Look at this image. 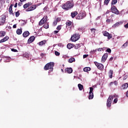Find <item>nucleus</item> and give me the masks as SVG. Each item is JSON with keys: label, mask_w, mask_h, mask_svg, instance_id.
<instances>
[{"label": "nucleus", "mask_w": 128, "mask_h": 128, "mask_svg": "<svg viewBox=\"0 0 128 128\" xmlns=\"http://www.w3.org/2000/svg\"><path fill=\"white\" fill-rule=\"evenodd\" d=\"M40 56H42V58H43V56H44V53H42L40 54Z\"/></svg>", "instance_id": "nucleus-54"}, {"label": "nucleus", "mask_w": 128, "mask_h": 128, "mask_svg": "<svg viewBox=\"0 0 128 128\" xmlns=\"http://www.w3.org/2000/svg\"><path fill=\"white\" fill-rule=\"evenodd\" d=\"M54 54H55L56 56H60V53L58 51H55Z\"/></svg>", "instance_id": "nucleus-40"}, {"label": "nucleus", "mask_w": 128, "mask_h": 128, "mask_svg": "<svg viewBox=\"0 0 128 128\" xmlns=\"http://www.w3.org/2000/svg\"><path fill=\"white\" fill-rule=\"evenodd\" d=\"M106 52H109L110 54V52H112V50H110V48H108Z\"/></svg>", "instance_id": "nucleus-41"}, {"label": "nucleus", "mask_w": 128, "mask_h": 128, "mask_svg": "<svg viewBox=\"0 0 128 128\" xmlns=\"http://www.w3.org/2000/svg\"><path fill=\"white\" fill-rule=\"evenodd\" d=\"M61 72H64V70H63V69H61Z\"/></svg>", "instance_id": "nucleus-64"}, {"label": "nucleus", "mask_w": 128, "mask_h": 128, "mask_svg": "<svg viewBox=\"0 0 128 128\" xmlns=\"http://www.w3.org/2000/svg\"><path fill=\"white\" fill-rule=\"evenodd\" d=\"M34 40H36L34 36H31L28 40V44H32L34 42Z\"/></svg>", "instance_id": "nucleus-14"}, {"label": "nucleus", "mask_w": 128, "mask_h": 128, "mask_svg": "<svg viewBox=\"0 0 128 128\" xmlns=\"http://www.w3.org/2000/svg\"><path fill=\"white\" fill-rule=\"evenodd\" d=\"M78 88L80 90H84V86L80 84H78Z\"/></svg>", "instance_id": "nucleus-28"}, {"label": "nucleus", "mask_w": 128, "mask_h": 128, "mask_svg": "<svg viewBox=\"0 0 128 128\" xmlns=\"http://www.w3.org/2000/svg\"><path fill=\"white\" fill-rule=\"evenodd\" d=\"M128 88V83L124 84L122 86V90H126V88Z\"/></svg>", "instance_id": "nucleus-22"}, {"label": "nucleus", "mask_w": 128, "mask_h": 128, "mask_svg": "<svg viewBox=\"0 0 128 128\" xmlns=\"http://www.w3.org/2000/svg\"><path fill=\"white\" fill-rule=\"evenodd\" d=\"M114 104H116L118 102V98H116L114 99Z\"/></svg>", "instance_id": "nucleus-45"}, {"label": "nucleus", "mask_w": 128, "mask_h": 128, "mask_svg": "<svg viewBox=\"0 0 128 128\" xmlns=\"http://www.w3.org/2000/svg\"><path fill=\"white\" fill-rule=\"evenodd\" d=\"M62 25H59L57 26L56 28V30H62Z\"/></svg>", "instance_id": "nucleus-39"}, {"label": "nucleus", "mask_w": 128, "mask_h": 128, "mask_svg": "<svg viewBox=\"0 0 128 128\" xmlns=\"http://www.w3.org/2000/svg\"><path fill=\"white\" fill-rule=\"evenodd\" d=\"M86 16V13L85 12H81L78 14L76 17V20H82Z\"/></svg>", "instance_id": "nucleus-4"}, {"label": "nucleus", "mask_w": 128, "mask_h": 128, "mask_svg": "<svg viewBox=\"0 0 128 128\" xmlns=\"http://www.w3.org/2000/svg\"><path fill=\"white\" fill-rule=\"evenodd\" d=\"M112 60H114V57H111L110 58L109 60H110V62H112Z\"/></svg>", "instance_id": "nucleus-53"}, {"label": "nucleus", "mask_w": 128, "mask_h": 128, "mask_svg": "<svg viewBox=\"0 0 128 128\" xmlns=\"http://www.w3.org/2000/svg\"><path fill=\"white\" fill-rule=\"evenodd\" d=\"M111 11L112 14H119L120 11L116 8V7L114 6H112L111 7Z\"/></svg>", "instance_id": "nucleus-8"}, {"label": "nucleus", "mask_w": 128, "mask_h": 128, "mask_svg": "<svg viewBox=\"0 0 128 128\" xmlns=\"http://www.w3.org/2000/svg\"><path fill=\"white\" fill-rule=\"evenodd\" d=\"M6 15H2L0 16V26H4L6 24Z\"/></svg>", "instance_id": "nucleus-6"}, {"label": "nucleus", "mask_w": 128, "mask_h": 128, "mask_svg": "<svg viewBox=\"0 0 128 128\" xmlns=\"http://www.w3.org/2000/svg\"><path fill=\"white\" fill-rule=\"evenodd\" d=\"M40 4H42V3H40V4H36V6H40Z\"/></svg>", "instance_id": "nucleus-58"}, {"label": "nucleus", "mask_w": 128, "mask_h": 128, "mask_svg": "<svg viewBox=\"0 0 128 128\" xmlns=\"http://www.w3.org/2000/svg\"><path fill=\"white\" fill-rule=\"evenodd\" d=\"M56 24H58V22H57L56 20L53 22V26H56Z\"/></svg>", "instance_id": "nucleus-42"}, {"label": "nucleus", "mask_w": 128, "mask_h": 128, "mask_svg": "<svg viewBox=\"0 0 128 128\" xmlns=\"http://www.w3.org/2000/svg\"><path fill=\"white\" fill-rule=\"evenodd\" d=\"M14 6V4H10V8H12V6Z\"/></svg>", "instance_id": "nucleus-57"}, {"label": "nucleus", "mask_w": 128, "mask_h": 128, "mask_svg": "<svg viewBox=\"0 0 128 128\" xmlns=\"http://www.w3.org/2000/svg\"><path fill=\"white\" fill-rule=\"evenodd\" d=\"M18 6H22V2H19V3L18 4Z\"/></svg>", "instance_id": "nucleus-50"}, {"label": "nucleus", "mask_w": 128, "mask_h": 128, "mask_svg": "<svg viewBox=\"0 0 128 128\" xmlns=\"http://www.w3.org/2000/svg\"><path fill=\"white\" fill-rule=\"evenodd\" d=\"M6 32L4 31H0V38H4V36H6Z\"/></svg>", "instance_id": "nucleus-21"}, {"label": "nucleus", "mask_w": 128, "mask_h": 128, "mask_svg": "<svg viewBox=\"0 0 128 128\" xmlns=\"http://www.w3.org/2000/svg\"><path fill=\"white\" fill-rule=\"evenodd\" d=\"M30 32L28 31H25L23 34V37L24 38H28V36H30Z\"/></svg>", "instance_id": "nucleus-19"}, {"label": "nucleus", "mask_w": 128, "mask_h": 128, "mask_svg": "<svg viewBox=\"0 0 128 128\" xmlns=\"http://www.w3.org/2000/svg\"><path fill=\"white\" fill-rule=\"evenodd\" d=\"M120 22H118L116 23L115 24H114L112 26V28H116V26H120Z\"/></svg>", "instance_id": "nucleus-30"}, {"label": "nucleus", "mask_w": 128, "mask_h": 128, "mask_svg": "<svg viewBox=\"0 0 128 128\" xmlns=\"http://www.w3.org/2000/svg\"><path fill=\"white\" fill-rule=\"evenodd\" d=\"M56 20L58 22H60V18H56Z\"/></svg>", "instance_id": "nucleus-46"}, {"label": "nucleus", "mask_w": 128, "mask_h": 128, "mask_svg": "<svg viewBox=\"0 0 128 128\" xmlns=\"http://www.w3.org/2000/svg\"><path fill=\"white\" fill-rule=\"evenodd\" d=\"M10 40V37L8 36H6L4 38L0 40V44H2V42H4L7 40Z\"/></svg>", "instance_id": "nucleus-15"}, {"label": "nucleus", "mask_w": 128, "mask_h": 128, "mask_svg": "<svg viewBox=\"0 0 128 128\" xmlns=\"http://www.w3.org/2000/svg\"><path fill=\"white\" fill-rule=\"evenodd\" d=\"M65 72H66L67 74H72V68H67L65 70Z\"/></svg>", "instance_id": "nucleus-16"}, {"label": "nucleus", "mask_w": 128, "mask_h": 128, "mask_svg": "<svg viewBox=\"0 0 128 128\" xmlns=\"http://www.w3.org/2000/svg\"><path fill=\"white\" fill-rule=\"evenodd\" d=\"M68 62H70V64H72V62H76V59L74 58H71L68 60Z\"/></svg>", "instance_id": "nucleus-25"}, {"label": "nucleus", "mask_w": 128, "mask_h": 128, "mask_svg": "<svg viewBox=\"0 0 128 128\" xmlns=\"http://www.w3.org/2000/svg\"><path fill=\"white\" fill-rule=\"evenodd\" d=\"M74 8V4L70 1L67 2L62 6V8L66 10H70V8Z\"/></svg>", "instance_id": "nucleus-1"}, {"label": "nucleus", "mask_w": 128, "mask_h": 128, "mask_svg": "<svg viewBox=\"0 0 128 128\" xmlns=\"http://www.w3.org/2000/svg\"><path fill=\"white\" fill-rule=\"evenodd\" d=\"M36 8V5L34 4L30 6L26 10V12H32V10H34Z\"/></svg>", "instance_id": "nucleus-12"}, {"label": "nucleus", "mask_w": 128, "mask_h": 128, "mask_svg": "<svg viewBox=\"0 0 128 128\" xmlns=\"http://www.w3.org/2000/svg\"><path fill=\"white\" fill-rule=\"evenodd\" d=\"M94 88L92 87L90 88V92H89V100H92L94 98Z\"/></svg>", "instance_id": "nucleus-9"}, {"label": "nucleus", "mask_w": 128, "mask_h": 128, "mask_svg": "<svg viewBox=\"0 0 128 128\" xmlns=\"http://www.w3.org/2000/svg\"><path fill=\"white\" fill-rule=\"evenodd\" d=\"M48 20V16H44L39 22V26H42Z\"/></svg>", "instance_id": "nucleus-10"}, {"label": "nucleus", "mask_w": 128, "mask_h": 128, "mask_svg": "<svg viewBox=\"0 0 128 128\" xmlns=\"http://www.w3.org/2000/svg\"><path fill=\"white\" fill-rule=\"evenodd\" d=\"M22 28L18 29L16 30L17 34H22Z\"/></svg>", "instance_id": "nucleus-26"}, {"label": "nucleus", "mask_w": 128, "mask_h": 128, "mask_svg": "<svg viewBox=\"0 0 128 128\" xmlns=\"http://www.w3.org/2000/svg\"><path fill=\"white\" fill-rule=\"evenodd\" d=\"M80 34H76L72 36L70 40L72 42H76L80 40Z\"/></svg>", "instance_id": "nucleus-5"}, {"label": "nucleus", "mask_w": 128, "mask_h": 128, "mask_svg": "<svg viewBox=\"0 0 128 128\" xmlns=\"http://www.w3.org/2000/svg\"><path fill=\"white\" fill-rule=\"evenodd\" d=\"M32 2H28L26 4H24V6H23V8H28L29 6H32Z\"/></svg>", "instance_id": "nucleus-17"}, {"label": "nucleus", "mask_w": 128, "mask_h": 128, "mask_svg": "<svg viewBox=\"0 0 128 128\" xmlns=\"http://www.w3.org/2000/svg\"><path fill=\"white\" fill-rule=\"evenodd\" d=\"M9 14H12V16H14V11L12 10V8H9Z\"/></svg>", "instance_id": "nucleus-23"}, {"label": "nucleus", "mask_w": 128, "mask_h": 128, "mask_svg": "<svg viewBox=\"0 0 128 128\" xmlns=\"http://www.w3.org/2000/svg\"><path fill=\"white\" fill-rule=\"evenodd\" d=\"M58 30H54V34H58Z\"/></svg>", "instance_id": "nucleus-52"}, {"label": "nucleus", "mask_w": 128, "mask_h": 128, "mask_svg": "<svg viewBox=\"0 0 128 128\" xmlns=\"http://www.w3.org/2000/svg\"><path fill=\"white\" fill-rule=\"evenodd\" d=\"M128 46V41L126 42V43H124L122 46V48H126Z\"/></svg>", "instance_id": "nucleus-35"}, {"label": "nucleus", "mask_w": 128, "mask_h": 128, "mask_svg": "<svg viewBox=\"0 0 128 128\" xmlns=\"http://www.w3.org/2000/svg\"><path fill=\"white\" fill-rule=\"evenodd\" d=\"M114 74V71L110 70L108 72V76L110 78H112V74Z\"/></svg>", "instance_id": "nucleus-20"}, {"label": "nucleus", "mask_w": 128, "mask_h": 128, "mask_svg": "<svg viewBox=\"0 0 128 128\" xmlns=\"http://www.w3.org/2000/svg\"><path fill=\"white\" fill-rule=\"evenodd\" d=\"M18 7V3H16L14 6V8H17Z\"/></svg>", "instance_id": "nucleus-56"}, {"label": "nucleus", "mask_w": 128, "mask_h": 128, "mask_svg": "<svg viewBox=\"0 0 128 128\" xmlns=\"http://www.w3.org/2000/svg\"><path fill=\"white\" fill-rule=\"evenodd\" d=\"M114 84H115V86H118V82L114 81Z\"/></svg>", "instance_id": "nucleus-51"}, {"label": "nucleus", "mask_w": 128, "mask_h": 128, "mask_svg": "<svg viewBox=\"0 0 128 128\" xmlns=\"http://www.w3.org/2000/svg\"><path fill=\"white\" fill-rule=\"evenodd\" d=\"M91 32H92V34H96V30L94 28H92L90 29Z\"/></svg>", "instance_id": "nucleus-32"}, {"label": "nucleus", "mask_w": 128, "mask_h": 128, "mask_svg": "<svg viewBox=\"0 0 128 128\" xmlns=\"http://www.w3.org/2000/svg\"><path fill=\"white\" fill-rule=\"evenodd\" d=\"M88 54H84L83 56V58H88Z\"/></svg>", "instance_id": "nucleus-48"}, {"label": "nucleus", "mask_w": 128, "mask_h": 128, "mask_svg": "<svg viewBox=\"0 0 128 128\" xmlns=\"http://www.w3.org/2000/svg\"><path fill=\"white\" fill-rule=\"evenodd\" d=\"M76 16H78V12L74 11L71 12V16L72 18H74Z\"/></svg>", "instance_id": "nucleus-18"}, {"label": "nucleus", "mask_w": 128, "mask_h": 128, "mask_svg": "<svg viewBox=\"0 0 128 128\" xmlns=\"http://www.w3.org/2000/svg\"><path fill=\"white\" fill-rule=\"evenodd\" d=\"M46 44V40H42L39 42V46H44Z\"/></svg>", "instance_id": "nucleus-31"}, {"label": "nucleus", "mask_w": 128, "mask_h": 128, "mask_svg": "<svg viewBox=\"0 0 128 128\" xmlns=\"http://www.w3.org/2000/svg\"><path fill=\"white\" fill-rule=\"evenodd\" d=\"M112 84H114V82H110V84H109V86H110Z\"/></svg>", "instance_id": "nucleus-60"}, {"label": "nucleus", "mask_w": 128, "mask_h": 128, "mask_svg": "<svg viewBox=\"0 0 128 128\" xmlns=\"http://www.w3.org/2000/svg\"><path fill=\"white\" fill-rule=\"evenodd\" d=\"M20 10H18L17 12H16V18H18V16H20Z\"/></svg>", "instance_id": "nucleus-37"}, {"label": "nucleus", "mask_w": 128, "mask_h": 128, "mask_svg": "<svg viewBox=\"0 0 128 128\" xmlns=\"http://www.w3.org/2000/svg\"><path fill=\"white\" fill-rule=\"evenodd\" d=\"M110 0H104V4L106 6H108V2H110Z\"/></svg>", "instance_id": "nucleus-36"}, {"label": "nucleus", "mask_w": 128, "mask_h": 128, "mask_svg": "<svg viewBox=\"0 0 128 128\" xmlns=\"http://www.w3.org/2000/svg\"><path fill=\"white\" fill-rule=\"evenodd\" d=\"M108 56V53H105L102 56L101 62H105Z\"/></svg>", "instance_id": "nucleus-13"}, {"label": "nucleus", "mask_w": 128, "mask_h": 128, "mask_svg": "<svg viewBox=\"0 0 128 128\" xmlns=\"http://www.w3.org/2000/svg\"><path fill=\"white\" fill-rule=\"evenodd\" d=\"M54 62H50L46 64L44 67V70H50V72L54 70Z\"/></svg>", "instance_id": "nucleus-2"}, {"label": "nucleus", "mask_w": 128, "mask_h": 128, "mask_svg": "<svg viewBox=\"0 0 128 128\" xmlns=\"http://www.w3.org/2000/svg\"><path fill=\"white\" fill-rule=\"evenodd\" d=\"M13 28H16V24H14L13 26Z\"/></svg>", "instance_id": "nucleus-55"}, {"label": "nucleus", "mask_w": 128, "mask_h": 128, "mask_svg": "<svg viewBox=\"0 0 128 128\" xmlns=\"http://www.w3.org/2000/svg\"><path fill=\"white\" fill-rule=\"evenodd\" d=\"M24 56L25 58H28V54H26V53L24 54Z\"/></svg>", "instance_id": "nucleus-47"}, {"label": "nucleus", "mask_w": 128, "mask_h": 128, "mask_svg": "<svg viewBox=\"0 0 128 128\" xmlns=\"http://www.w3.org/2000/svg\"><path fill=\"white\" fill-rule=\"evenodd\" d=\"M126 96L128 97V91L126 93Z\"/></svg>", "instance_id": "nucleus-62"}, {"label": "nucleus", "mask_w": 128, "mask_h": 128, "mask_svg": "<svg viewBox=\"0 0 128 128\" xmlns=\"http://www.w3.org/2000/svg\"><path fill=\"white\" fill-rule=\"evenodd\" d=\"M4 2V0H0V4H2Z\"/></svg>", "instance_id": "nucleus-59"}, {"label": "nucleus", "mask_w": 128, "mask_h": 128, "mask_svg": "<svg viewBox=\"0 0 128 128\" xmlns=\"http://www.w3.org/2000/svg\"><path fill=\"white\" fill-rule=\"evenodd\" d=\"M80 48V44H78L75 45V48H76V50H78V48Z\"/></svg>", "instance_id": "nucleus-34"}, {"label": "nucleus", "mask_w": 128, "mask_h": 128, "mask_svg": "<svg viewBox=\"0 0 128 128\" xmlns=\"http://www.w3.org/2000/svg\"><path fill=\"white\" fill-rule=\"evenodd\" d=\"M94 64L98 68V70H104V66L102 64L98 63L97 62H94Z\"/></svg>", "instance_id": "nucleus-7"}, {"label": "nucleus", "mask_w": 128, "mask_h": 128, "mask_svg": "<svg viewBox=\"0 0 128 128\" xmlns=\"http://www.w3.org/2000/svg\"><path fill=\"white\" fill-rule=\"evenodd\" d=\"M118 2V0H112V4H116Z\"/></svg>", "instance_id": "nucleus-38"}, {"label": "nucleus", "mask_w": 128, "mask_h": 128, "mask_svg": "<svg viewBox=\"0 0 128 128\" xmlns=\"http://www.w3.org/2000/svg\"><path fill=\"white\" fill-rule=\"evenodd\" d=\"M114 100V96L110 95L107 100L106 106L108 108H110L112 106V100Z\"/></svg>", "instance_id": "nucleus-3"}, {"label": "nucleus", "mask_w": 128, "mask_h": 128, "mask_svg": "<svg viewBox=\"0 0 128 128\" xmlns=\"http://www.w3.org/2000/svg\"><path fill=\"white\" fill-rule=\"evenodd\" d=\"M26 0H20V2H26Z\"/></svg>", "instance_id": "nucleus-61"}, {"label": "nucleus", "mask_w": 128, "mask_h": 128, "mask_svg": "<svg viewBox=\"0 0 128 128\" xmlns=\"http://www.w3.org/2000/svg\"><path fill=\"white\" fill-rule=\"evenodd\" d=\"M104 48H99L98 49V52H102V50H104Z\"/></svg>", "instance_id": "nucleus-43"}, {"label": "nucleus", "mask_w": 128, "mask_h": 128, "mask_svg": "<svg viewBox=\"0 0 128 128\" xmlns=\"http://www.w3.org/2000/svg\"><path fill=\"white\" fill-rule=\"evenodd\" d=\"M102 34H103V36H104L108 37V40H110V38H112V34H110V33H108L106 31L103 32Z\"/></svg>", "instance_id": "nucleus-11"}, {"label": "nucleus", "mask_w": 128, "mask_h": 128, "mask_svg": "<svg viewBox=\"0 0 128 128\" xmlns=\"http://www.w3.org/2000/svg\"><path fill=\"white\" fill-rule=\"evenodd\" d=\"M11 50L12 52H18V50L16 49H14V48H12Z\"/></svg>", "instance_id": "nucleus-44"}, {"label": "nucleus", "mask_w": 128, "mask_h": 128, "mask_svg": "<svg viewBox=\"0 0 128 128\" xmlns=\"http://www.w3.org/2000/svg\"><path fill=\"white\" fill-rule=\"evenodd\" d=\"M109 12H110L109 11H107L106 14H109Z\"/></svg>", "instance_id": "nucleus-63"}, {"label": "nucleus", "mask_w": 128, "mask_h": 128, "mask_svg": "<svg viewBox=\"0 0 128 128\" xmlns=\"http://www.w3.org/2000/svg\"><path fill=\"white\" fill-rule=\"evenodd\" d=\"M67 48L68 50H70V48H74V44H68L67 45Z\"/></svg>", "instance_id": "nucleus-27"}, {"label": "nucleus", "mask_w": 128, "mask_h": 128, "mask_svg": "<svg viewBox=\"0 0 128 128\" xmlns=\"http://www.w3.org/2000/svg\"><path fill=\"white\" fill-rule=\"evenodd\" d=\"M91 70H92V68L90 67H86L84 68L83 69L84 72H90Z\"/></svg>", "instance_id": "nucleus-24"}, {"label": "nucleus", "mask_w": 128, "mask_h": 128, "mask_svg": "<svg viewBox=\"0 0 128 128\" xmlns=\"http://www.w3.org/2000/svg\"><path fill=\"white\" fill-rule=\"evenodd\" d=\"M44 28H46V30H48V28H50V26L48 25V22H46L43 26Z\"/></svg>", "instance_id": "nucleus-29"}, {"label": "nucleus", "mask_w": 128, "mask_h": 128, "mask_svg": "<svg viewBox=\"0 0 128 128\" xmlns=\"http://www.w3.org/2000/svg\"><path fill=\"white\" fill-rule=\"evenodd\" d=\"M66 26H72V22L70 20L67 21L66 22Z\"/></svg>", "instance_id": "nucleus-33"}, {"label": "nucleus", "mask_w": 128, "mask_h": 128, "mask_svg": "<svg viewBox=\"0 0 128 128\" xmlns=\"http://www.w3.org/2000/svg\"><path fill=\"white\" fill-rule=\"evenodd\" d=\"M106 22H108V24H110V19H107L106 20Z\"/></svg>", "instance_id": "nucleus-49"}]
</instances>
